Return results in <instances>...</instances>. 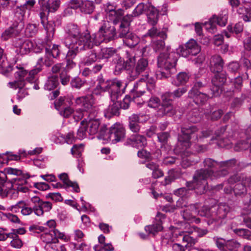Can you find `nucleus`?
Wrapping results in <instances>:
<instances>
[{"mask_svg": "<svg viewBox=\"0 0 251 251\" xmlns=\"http://www.w3.org/2000/svg\"><path fill=\"white\" fill-rule=\"evenodd\" d=\"M249 178L250 176H247L245 174L236 173L229 177L228 179V182L230 184H233L237 182H241V183H244L249 186L250 181H248V178Z\"/></svg>", "mask_w": 251, "mask_h": 251, "instance_id": "obj_39", "label": "nucleus"}, {"mask_svg": "<svg viewBox=\"0 0 251 251\" xmlns=\"http://www.w3.org/2000/svg\"><path fill=\"white\" fill-rule=\"evenodd\" d=\"M86 124L89 135L97 134V138L103 140L104 133L107 131V126L105 124H102L98 119H93L92 116L90 117L88 121L87 120Z\"/></svg>", "mask_w": 251, "mask_h": 251, "instance_id": "obj_14", "label": "nucleus"}, {"mask_svg": "<svg viewBox=\"0 0 251 251\" xmlns=\"http://www.w3.org/2000/svg\"><path fill=\"white\" fill-rule=\"evenodd\" d=\"M117 49L112 48H103L99 51V56L101 60H105L106 62L111 57L114 58L117 55Z\"/></svg>", "mask_w": 251, "mask_h": 251, "instance_id": "obj_38", "label": "nucleus"}, {"mask_svg": "<svg viewBox=\"0 0 251 251\" xmlns=\"http://www.w3.org/2000/svg\"><path fill=\"white\" fill-rule=\"evenodd\" d=\"M167 28H163L161 31L158 30L155 26L149 29L147 32L144 35V37H150L151 38L160 37L161 39L165 40L167 38Z\"/></svg>", "mask_w": 251, "mask_h": 251, "instance_id": "obj_35", "label": "nucleus"}, {"mask_svg": "<svg viewBox=\"0 0 251 251\" xmlns=\"http://www.w3.org/2000/svg\"><path fill=\"white\" fill-rule=\"evenodd\" d=\"M117 32L114 26H111L108 21H104L100 26L97 33L90 34L89 44L92 47L98 46L101 43H109L117 40Z\"/></svg>", "mask_w": 251, "mask_h": 251, "instance_id": "obj_4", "label": "nucleus"}, {"mask_svg": "<svg viewBox=\"0 0 251 251\" xmlns=\"http://www.w3.org/2000/svg\"><path fill=\"white\" fill-rule=\"evenodd\" d=\"M83 58V63L84 65L89 66L94 64L96 62H100V58L99 56V52H97L96 50L89 49Z\"/></svg>", "mask_w": 251, "mask_h": 251, "instance_id": "obj_27", "label": "nucleus"}, {"mask_svg": "<svg viewBox=\"0 0 251 251\" xmlns=\"http://www.w3.org/2000/svg\"><path fill=\"white\" fill-rule=\"evenodd\" d=\"M14 70L13 66L9 64L3 53V50L0 48V73L6 75Z\"/></svg>", "mask_w": 251, "mask_h": 251, "instance_id": "obj_31", "label": "nucleus"}, {"mask_svg": "<svg viewBox=\"0 0 251 251\" xmlns=\"http://www.w3.org/2000/svg\"><path fill=\"white\" fill-rule=\"evenodd\" d=\"M2 172L5 173V175H6V174L14 175L19 176V177H17L16 178H29L30 177L28 174H24L21 170L10 167L5 168L4 172Z\"/></svg>", "mask_w": 251, "mask_h": 251, "instance_id": "obj_43", "label": "nucleus"}, {"mask_svg": "<svg viewBox=\"0 0 251 251\" xmlns=\"http://www.w3.org/2000/svg\"><path fill=\"white\" fill-rule=\"evenodd\" d=\"M95 8V4L93 1L83 0L79 10L83 14L90 15L94 12Z\"/></svg>", "mask_w": 251, "mask_h": 251, "instance_id": "obj_41", "label": "nucleus"}, {"mask_svg": "<svg viewBox=\"0 0 251 251\" xmlns=\"http://www.w3.org/2000/svg\"><path fill=\"white\" fill-rule=\"evenodd\" d=\"M206 176L208 173L203 170H197L195 171L192 181H186V186L189 190H194L197 195L205 194L208 189Z\"/></svg>", "mask_w": 251, "mask_h": 251, "instance_id": "obj_7", "label": "nucleus"}, {"mask_svg": "<svg viewBox=\"0 0 251 251\" xmlns=\"http://www.w3.org/2000/svg\"><path fill=\"white\" fill-rule=\"evenodd\" d=\"M60 46L54 44L51 49L46 48L45 54L44 57L39 58V63H44V65L49 67L52 65L54 59H59L61 54Z\"/></svg>", "mask_w": 251, "mask_h": 251, "instance_id": "obj_15", "label": "nucleus"}, {"mask_svg": "<svg viewBox=\"0 0 251 251\" xmlns=\"http://www.w3.org/2000/svg\"><path fill=\"white\" fill-rule=\"evenodd\" d=\"M163 39L160 40H157L154 41L152 43V47L155 52L157 51H165L166 48H165V42Z\"/></svg>", "mask_w": 251, "mask_h": 251, "instance_id": "obj_59", "label": "nucleus"}, {"mask_svg": "<svg viewBox=\"0 0 251 251\" xmlns=\"http://www.w3.org/2000/svg\"><path fill=\"white\" fill-rule=\"evenodd\" d=\"M212 97L210 92H189L188 98L192 100L198 106H202L207 100Z\"/></svg>", "mask_w": 251, "mask_h": 251, "instance_id": "obj_21", "label": "nucleus"}, {"mask_svg": "<svg viewBox=\"0 0 251 251\" xmlns=\"http://www.w3.org/2000/svg\"><path fill=\"white\" fill-rule=\"evenodd\" d=\"M64 31L66 34L64 43L66 46H71L74 49L75 46L77 43L79 44H89L90 40V32L86 30L81 32L80 29L78 25L73 23H68L64 27Z\"/></svg>", "mask_w": 251, "mask_h": 251, "instance_id": "obj_5", "label": "nucleus"}, {"mask_svg": "<svg viewBox=\"0 0 251 251\" xmlns=\"http://www.w3.org/2000/svg\"><path fill=\"white\" fill-rule=\"evenodd\" d=\"M228 16L226 14H221L218 16L213 15L207 22L205 23L206 28L211 32L216 30V25L224 26L227 23Z\"/></svg>", "mask_w": 251, "mask_h": 251, "instance_id": "obj_19", "label": "nucleus"}, {"mask_svg": "<svg viewBox=\"0 0 251 251\" xmlns=\"http://www.w3.org/2000/svg\"><path fill=\"white\" fill-rule=\"evenodd\" d=\"M202 114L197 108L193 109L188 114V119L192 123H197L201 121Z\"/></svg>", "mask_w": 251, "mask_h": 251, "instance_id": "obj_49", "label": "nucleus"}, {"mask_svg": "<svg viewBox=\"0 0 251 251\" xmlns=\"http://www.w3.org/2000/svg\"><path fill=\"white\" fill-rule=\"evenodd\" d=\"M187 91L186 87H182L177 88L172 92H167L163 94L161 97V105L158 110V115L172 117L175 115L176 110L173 105V101L175 99L180 98Z\"/></svg>", "mask_w": 251, "mask_h": 251, "instance_id": "obj_6", "label": "nucleus"}, {"mask_svg": "<svg viewBox=\"0 0 251 251\" xmlns=\"http://www.w3.org/2000/svg\"><path fill=\"white\" fill-rule=\"evenodd\" d=\"M46 236H48V240L47 242H50L58 238L63 239L64 234L60 232L57 229H51L49 231V233H46Z\"/></svg>", "mask_w": 251, "mask_h": 251, "instance_id": "obj_48", "label": "nucleus"}, {"mask_svg": "<svg viewBox=\"0 0 251 251\" xmlns=\"http://www.w3.org/2000/svg\"><path fill=\"white\" fill-rule=\"evenodd\" d=\"M117 32L118 39L123 38V39L131 31L129 30V26H125L123 24H120L119 28Z\"/></svg>", "mask_w": 251, "mask_h": 251, "instance_id": "obj_57", "label": "nucleus"}, {"mask_svg": "<svg viewBox=\"0 0 251 251\" xmlns=\"http://www.w3.org/2000/svg\"><path fill=\"white\" fill-rule=\"evenodd\" d=\"M146 144V138L138 134L131 136L125 143V145L130 146L136 149L143 148Z\"/></svg>", "mask_w": 251, "mask_h": 251, "instance_id": "obj_23", "label": "nucleus"}, {"mask_svg": "<svg viewBox=\"0 0 251 251\" xmlns=\"http://www.w3.org/2000/svg\"><path fill=\"white\" fill-rule=\"evenodd\" d=\"M107 10L109 11V13H107V16L109 20L115 25L118 24H120L122 17L124 15L123 10L121 9L116 10L113 9H110L109 7H108Z\"/></svg>", "mask_w": 251, "mask_h": 251, "instance_id": "obj_33", "label": "nucleus"}, {"mask_svg": "<svg viewBox=\"0 0 251 251\" xmlns=\"http://www.w3.org/2000/svg\"><path fill=\"white\" fill-rule=\"evenodd\" d=\"M150 3L151 2H148L147 4H145L143 2L139 3L136 7L134 8L132 12V14L134 17H138L142 14L144 12L148 10Z\"/></svg>", "mask_w": 251, "mask_h": 251, "instance_id": "obj_51", "label": "nucleus"}, {"mask_svg": "<svg viewBox=\"0 0 251 251\" xmlns=\"http://www.w3.org/2000/svg\"><path fill=\"white\" fill-rule=\"evenodd\" d=\"M123 40L125 45L132 48L138 44L140 42V38L136 34L130 32Z\"/></svg>", "mask_w": 251, "mask_h": 251, "instance_id": "obj_40", "label": "nucleus"}, {"mask_svg": "<svg viewBox=\"0 0 251 251\" xmlns=\"http://www.w3.org/2000/svg\"><path fill=\"white\" fill-rule=\"evenodd\" d=\"M104 64L96 63L91 69L88 68H84L82 72V74L83 76H87L91 73L97 74L101 70Z\"/></svg>", "mask_w": 251, "mask_h": 251, "instance_id": "obj_50", "label": "nucleus"}, {"mask_svg": "<svg viewBox=\"0 0 251 251\" xmlns=\"http://www.w3.org/2000/svg\"><path fill=\"white\" fill-rule=\"evenodd\" d=\"M223 111L220 109L209 105L208 107L204 111V114L208 119L212 121H216L220 119L223 114Z\"/></svg>", "mask_w": 251, "mask_h": 251, "instance_id": "obj_36", "label": "nucleus"}, {"mask_svg": "<svg viewBox=\"0 0 251 251\" xmlns=\"http://www.w3.org/2000/svg\"><path fill=\"white\" fill-rule=\"evenodd\" d=\"M75 102L77 105L82 106L80 109L88 115L89 117H93L95 115V109L93 106V100L91 95L77 97L75 100Z\"/></svg>", "mask_w": 251, "mask_h": 251, "instance_id": "obj_17", "label": "nucleus"}, {"mask_svg": "<svg viewBox=\"0 0 251 251\" xmlns=\"http://www.w3.org/2000/svg\"><path fill=\"white\" fill-rule=\"evenodd\" d=\"M27 178H13L9 180L8 183L10 184V188L16 190L18 192L26 193L28 191V188L26 186H23V184L26 183Z\"/></svg>", "mask_w": 251, "mask_h": 251, "instance_id": "obj_30", "label": "nucleus"}, {"mask_svg": "<svg viewBox=\"0 0 251 251\" xmlns=\"http://www.w3.org/2000/svg\"><path fill=\"white\" fill-rule=\"evenodd\" d=\"M241 244L235 240H228L226 242V247L231 251H235L240 248Z\"/></svg>", "mask_w": 251, "mask_h": 251, "instance_id": "obj_64", "label": "nucleus"}, {"mask_svg": "<svg viewBox=\"0 0 251 251\" xmlns=\"http://www.w3.org/2000/svg\"><path fill=\"white\" fill-rule=\"evenodd\" d=\"M246 186L247 185L243 182L236 184L233 189L235 196L236 197H243L245 196L247 193Z\"/></svg>", "mask_w": 251, "mask_h": 251, "instance_id": "obj_45", "label": "nucleus"}, {"mask_svg": "<svg viewBox=\"0 0 251 251\" xmlns=\"http://www.w3.org/2000/svg\"><path fill=\"white\" fill-rule=\"evenodd\" d=\"M202 163L204 168L200 170H203L208 172L209 176H206L211 180L220 177H224L228 174V171L226 169H221L219 170L215 171L218 167H219V162L211 158L204 159Z\"/></svg>", "mask_w": 251, "mask_h": 251, "instance_id": "obj_10", "label": "nucleus"}, {"mask_svg": "<svg viewBox=\"0 0 251 251\" xmlns=\"http://www.w3.org/2000/svg\"><path fill=\"white\" fill-rule=\"evenodd\" d=\"M227 69L229 72L235 74L239 72L241 69V66L237 61H233L228 64Z\"/></svg>", "mask_w": 251, "mask_h": 251, "instance_id": "obj_62", "label": "nucleus"}, {"mask_svg": "<svg viewBox=\"0 0 251 251\" xmlns=\"http://www.w3.org/2000/svg\"><path fill=\"white\" fill-rule=\"evenodd\" d=\"M71 86L77 90L87 85L85 80L82 79L79 77L76 76L73 78L70 81Z\"/></svg>", "mask_w": 251, "mask_h": 251, "instance_id": "obj_53", "label": "nucleus"}, {"mask_svg": "<svg viewBox=\"0 0 251 251\" xmlns=\"http://www.w3.org/2000/svg\"><path fill=\"white\" fill-rule=\"evenodd\" d=\"M131 53L126 51L125 56L124 58L118 53L114 58L112 59V63L115 65L114 73L116 75H119L124 70H126L129 74V70L131 68V65L132 64L131 61Z\"/></svg>", "mask_w": 251, "mask_h": 251, "instance_id": "obj_12", "label": "nucleus"}, {"mask_svg": "<svg viewBox=\"0 0 251 251\" xmlns=\"http://www.w3.org/2000/svg\"><path fill=\"white\" fill-rule=\"evenodd\" d=\"M170 50V47H166L165 51L161 52L157 56V65L160 70L156 71L155 73L157 79L167 78L176 72L178 53L171 51Z\"/></svg>", "mask_w": 251, "mask_h": 251, "instance_id": "obj_1", "label": "nucleus"}, {"mask_svg": "<svg viewBox=\"0 0 251 251\" xmlns=\"http://www.w3.org/2000/svg\"><path fill=\"white\" fill-rule=\"evenodd\" d=\"M127 85L128 83L125 81L117 78L111 79L107 92L112 101L117 100L125 93Z\"/></svg>", "mask_w": 251, "mask_h": 251, "instance_id": "obj_13", "label": "nucleus"}, {"mask_svg": "<svg viewBox=\"0 0 251 251\" xmlns=\"http://www.w3.org/2000/svg\"><path fill=\"white\" fill-rule=\"evenodd\" d=\"M113 103L109 104L108 107L104 110V116L110 119L114 116H119L120 114V104L117 100L112 101Z\"/></svg>", "mask_w": 251, "mask_h": 251, "instance_id": "obj_32", "label": "nucleus"}, {"mask_svg": "<svg viewBox=\"0 0 251 251\" xmlns=\"http://www.w3.org/2000/svg\"><path fill=\"white\" fill-rule=\"evenodd\" d=\"M126 137V129L123 125L116 123L105 132L103 140L116 144L123 141Z\"/></svg>", "mask_w": 251, "mask_h": 251, "instance_id": "obj_11", "label": "nucleus"}, {"mask_svg": "<svg viewBox=\"0 0 251 251\" xmlns=\"http://www.w3.org/2000/svg\"><path fill=\"white\" fill-rule=\"evenodd\" d=\"M38 32V27L36 24H28L26 25L25 33L26 36L32 37L35 36Z\"/></svg>", "mask_w": 251, "mask_h": 251, "instance_id": "obj_55", "label": "nucleus"}, {"mask_svg": "<svg viewBox=\"0 0 251 251\" xmlns=\"http://www.w3.org/2000/svg\"><path fill=\"white\" fill-rule=\"evenodd\" d=\"M7 177L5 174L2 171H0V196L2 197H7L9 192L8 190L2 188L4 187V183L7 182Z\"/></svg>", "mask_w": 251, "mask_h": 251, "instance_id": "obj_52", "label": "nucleus"}, {"mask_svg": "<svg viewBox=\"0 0 251 251\" xmlns=\"http://www.w3.org/2000/svg\"><path fill=\"white\" fill-rule=\"evenodd\" d=\"M60 3V0H52L51 4L49 2L47 6V9H45V10L47 11L48 14L50 12H54L58 9Z\"/></svg>", "mask_w": 251, "mask_h": 251, "instance_id": "obj_60", "label": "nucleus"}, {"mask_svg": "<svg viewBox=\"0 0 251 251\" xmlns=\"http://www.w3.org/2000/svg\"><path fill=\"white\" fill-rule=\"evenodd\" d=\"M224 61L219 55H213L210 61V70L214 74L211 78V83L213 87L211 88L212 96L218 97L220 95L223 90V86L226 84L227 75L223 72Z\"/></svg>", "mask_w": 251, "mask_h": 251, "instance_id": "obj_2", "label": "nucleus"}, {"mask_svg": "<svg viewBox=\"0 0 251 251\" xmlns=\"http://www.w3.org/2000/svg\"><path fill=\"white\" fill-rule=\"evenodd\" d=\"M146 14L148 23L151 26H155L159 19V14L158 9L150 3Z\"/></svg>", "mask_w": 251, "mask_h": 251, "instance_id": "obj_28", "label": "nucleus"}, {"mask_svg": "<svg viewBox=\"0 0 251 251\" xmlns=\"http://www.w3.org/2000/svg\"><path fill=\"white\" fill-rule=\"evenodd\" d=\"M43 65H44V63H39L38 59L36 68L28 73V76L26 78L25 80L29 83H33L36 80L34 76L42 70Z\"/></svg>", "mask_w": 251, "mask_h": 251, "instance_id": "obj_46", "label": "nucleus"}, {"mask_svg": "<svg viewBox=\"0 0 251 251\" xmlns=\"http://www.w3.org/2000/svg\"><path fill=\"white\" fill-rule=\"evenodd\" d=\"M227 29L230 32H233L237 34L243 31V25L241 22L236 23L233 27L232 25H228L227 27Z\"/></svg>", "mask_w": 251, "mask_h": 251, "instance_id": "obj_61", "label": "nucleus"}, {"mask_svg": "<svg viewBox=\"0 0 251 251\" xmlns=\"http://www.w3.org/2000/svg\"><path fill=\"white\" fill-rule=\"evenodd\" d=\"M212 207L203 205L200 210L198 209V214L201 217H206L209 219H212L213 212Z\"/></svg>", "mask_w": 251, "mask_h": 251, "instance_id": "obj_56", "label": "nucleus"}, {"mask_svg": "<svg viewBox=\"0 0 251 251\" xmlns=\"http://www.w3.org/2000/svg\"><path fill=\"white\" fill-rule=\"evenodd\" d=\"M199 133V128L196 125L191 124L182 125L175 151L177 153L185 152L191 145V140L193 142L198 141Z\"/></svg>", "mask_w": 251, "mask_h": 251, "instance_id": "obj_3", "label": "nucleus"}, {"mask_svg": "<svg viewBox=\"0 0 251 251\" xmlns=\"http://www.w3.org/2000/svg\"><path fill=\"white\" fill-rule=\"evenodd\" d=\"M77 44H78L76 43V45H75L74 47H75V49H74V47L73 48V46H66L69 49L66 55V59L70 58V59H72L76 56L79 52L82 50H87V49H92L90 44H88V43H87V44H79V45H77Z\"/></svg>", "mask_w": 251, "mask_h": 251, "instance_id": "obj_26", "label": "nucleus"}, {"mask_svg": "<svg viewBox=\"0 0 251 251\" xmlns=\"http://www.w3.org/2000/svg\"><path fill=\"white\" fill-rule=\"evenodd\" d=\"M189 75L186 72H180L176 76V79L172 81V84L176 86L185 84L189 79Z\"/></svg>", "mask_w": 251, "mask_h": 251, "instance_id": "obj_42", "label": "nucleus"}, {"mask_svg": "<svg viewBox=\"0 0 251 251\" xmlns=\"http://www.w3.org/2000/svg\"><path fill=\"white\" fill-rule=\"evenodd\" d=\"M251 52H242V56L240 61L243 66L245 67L247 70H251V62L248 59L251 57Z\"/></svg>", "mask_w": 251, "mask_h": 251, "instance_id": "obj_54", "label": "nucleus"}, {"mask_svg": "<svg viewBox=\"0 0 251 251\" xmlns=\"http://www.w3.org/2000/svg\"><path fill=\"white\" fill-rule=\"evenodd\" d=\"M13 45L16 48V53L21 55L28 54L33 48V42L28 39L17 38L13 41Z\"/></svg>", "mask_w": 251, "mask_h": 251, "instance_id": "obj_18", "label": "nucleus"}, {"mask_svg": "<svg viewBox=\"0 0 251 251\" xmlns=\"http://www.w3.org/2000/svg\"><path fill=\"white\" fill-rule=\"evenodd\" d=\"M157 138L159 142L162 145L166 144L168 142L169 138L170 137V134L169 132H161L157 133Z\"/></svg>", "mask_w": 251, "mask_h": 251, "instance_id": "obj_63", "label": "nucleus"}, {"mask_svg": "<svg viewBox=\"0 0 251 251\" xmlns=\"http://www.w3.org/2000/svg\"><path fill=\"white\" fill-rule=\"evenodd\" d=\"M23 23L22 22L20 23L15 22L12 26H10L1 34V38L4 40H7L9 38L18 35L23 28Z\"/></svg>", "mask_w": 251, "mask_h": 251, "instance_id": "obj_24", "label": "nucleus"}, {"mask_svg": "<svg viewBox=\"0 0 251 251\" xmlns=\"http://www.w3.org/2000/svg\"><path fill=\"white\" fill-rule=\"evenodd\" d=\"M128 126L133 132L138 133L140 129V116L136 114H133L128 117Z\"/></svg>", "mask_w": 251, "mask_h": 251, "instance_id": "obj_37", "label": "nucleus"}, {"mask_svg": "<svg viewBox=\"0 0 251 251\" xmlns=\"http://www.w3.org/2000/svg\"><path fill=\"white\" fill-rule=\"evenodd\" d=\"M166 217L165 214L158 212L157 213L155 221L156 223L153 224L151 225H148L145 226V230L148 233V234H152L155 235L158 232L161 231L163 230L162 226V219H164Z\"/></svg>", "mask_w": 251, "mask_h": 251, "instance_id": "obj_22", "label": "nucleus"}, {"mask_svg": "<svg viewBox=\"0 0 251 251\" xmlns=\"http://www.w3.org/2000/svg\"><path fill=\"white\" fill-rule=\"evenodd\" d=\"M132 57L131 61L132 64L131 65V68L129 70V74L132 79H135L139 75H145L150 72V68L149 65L148 59L144 57H140L136 60L135 56L131 53Z\"/></svg>", "mask_w": 251, "mask_h": 251, "instance_id": "obj_9", "label": "nucleus"}, {"mask_svg": "<svg viewBox=\"0 0 251 251\" xmlns=\"http://www.w3.org/2000/svg\"><path fill=\"white\" fill-rule=\"evenodd\" d=\"M87 119H84L80 123V126L77 130L76 138L79 140H82L86 137L87 132L88 133V129L86 126Z\"/></svg>", "mask_w": 251, "mask_h": 251, "instance_id": "obj_47", "label": "nucleus"}, {"mask_svg": "<svg viewBox=\"0 0 251 251\" xmlns=\"http://www.w3.org/2000/svg\"><path fill=\"white\" fill-rule=\"evenodd\" d=\"M198 204H191L186 207L181 214L183 219L188 222L196 223L200 222V219L196 217L198 212Z\"/></svg>", "mask_w": 251, "mask_h": 251, "instance_id": "obj_20", "label": "nucleus"}, {"mask_svg": "<svg viewBox=\"0 0 251 251\" xmlns=\"http://www.w3.org/2000/svg\"><path fill=\"white\" fill-rule=\"evenodd\" d=\"M42 25L46 31L47 36L49 38L52 37L54 34L55 26L61 25V20L60 17L57 16L53 20H48L45 22H42Z\"/></svg>", "mask_w": 251, "mask_h": 251, "instance_id": "obj_25", "label": "nucleus"}, {"mask_svg": "<svg viewBox=\"0 0 251 251\" xmlns=\"http://www.w3.org/2000/svg\"><path fill=\"white\" fill-rule=\"evenodd\" d=\"M246 137L245 139L238 141L235 145L234 149L236 151H241L246 150L250 148L251 153V135L246 133Z\"/></svg>", "mask_w": 251, "mask_h": 251, "instance_id": "obj_34", "label": "nucleus"}, {"mask_svg": "<svg viewBox=\"0 0 251 251\" xmlns=\"http://www.w3.org/2000/svg\"><path fill=\"white\" fill-rule=\"evenodd\" d=\"M58 78L57 76L53 75L49 77L44 85L45 90L50 91L56 88L59 85Z\"/></svg>", "mask_w": 251, "mask_h": 251, "instance_id": "obj_44", "label": "nucleus"}, {"mask_svg": "<svg viewBox=\"0 0 251 251\" xmlns=\"http://www.w3.org/2000/svg\"><path fill=\"white\" fill-rule=\"evenodd\" d=\"M142 77L140 78V81H143L146 82V86L150 84L151 87H153L155 83V79L151 76V73L150 71L149 73L143 75Z\"/></svg>", "mask_w": 251, "mask_h": 251, "instance_id": "obj_58", "label": "nucleus"}, {"mask_svg": "<svg viewBox=\"0 0 251 251\" xmlns=\"http://www.w3.org/2000/svg\"><path fill=\"white\" fill-rule=\"evenodd\" d=\"M176 50L180 55L187 57L190 55H197L200 52L201 48L195 40L190 39L184 45H180Z\"/></svg>", "mask_w": 251, "mask_h": 251, "instance_id": "obj_16", "label": "nucleus"}, {"mask_svg": "<svg viewBox=\"0 0 251 251\" xmlns=\"http://www.w3.org/2000/svg\"><path fill=\"white\" fill-rule=\"evenodd\" d=\"M212 219H208L207 223L209 226H213L214 229L217 230L224 224L223 220L230 211V207L226 203L221 202L212 206Z\"/></svg>", "mask_w": 251, "mask_h": 251, "instance_id": "obj_8", "label": "nucleus"}, {"mask_svg": "<svg viewBox=\"0 0 251 251\" xmlns=\"http://www.w3.org/2000/svg\"><path fill=\"white\" fill-rule=\"evenodd\" d=\"M213 87V85H212V86L209 87L205 80H196L193 82L192 88L189 92H208L210 93L212 97H215L212 96L211 92V88Z\"/></svg>", "mask_w": 251, "mask_h": 251, "instance_id": "obj_29", "label": "nucleus"}]
</instances>
